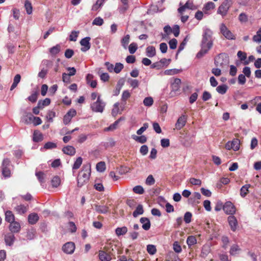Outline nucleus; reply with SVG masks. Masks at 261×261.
Wrapping results in <instances>:
<instances>
[{"label": "nucleus", "mask_w": 261, "mask_h": 261, "mask_svg": "<svg viewBox=\"0 0 261 261\" xmlns=\"http://www.w3.org/2000/svg\"><path fill=\"white\" fill-rule=\"evenodd\" d=\"M212 35L213 32L210 29L206 28L204 30L200 44L201 49L197 53V58H202L212 47L213 45Z\"/></svg>", "instance_id": "1"}, {"label": "nucleus", "mask_w": 261, "mask_h": 261, "mask_svg": "<svg viewBox=\"0 0 261 261\" xmlns=\"http://www.w3.org/2000/svg\"><path fill=\"white\" fill-rule=\"evenodd\" d=\"M91 174V165L87 164L84 165L82 171L79 173L77 177V186L82 187L85 183L88 182Z\"/></svg>", "instance_id": "2"}, {"label": "nucleus", "mask_w": 261, "mask_h": 261, "mask_svg": "<svg viewBox=\"0 0 261 261\" xmlns=\"http://www.w3.org/2000/svg\"><path fill=\"white\" fill-rule=\"evenodd\" d=\"M229 63V59L228 55L226 53L219 54L215 58V65L217 67L224 68L227 66Z\"/></svg>", "instance_id": "3"}, {"label": "nucleus", "mask_w": 261, "mask_h": 261, "mask_svg": "<svg viewBox=\"0 0 261 261\" xmlns=\"http://www.w3.org/2000/svg\"><path fill=\"white\" fill-rule=\"evenodd\" d=\"M105 106L106 102L100 98V96L98 95L96 101L91 105V109L93 112L102 113Z\"/></svg>", "instance_id": "4"}, {"label": "nucleus", "mask_w": 261, "mask_h": 261, "mask_svg": "<svg viewBox=\"0 0 261 261\" xmlns=\"http://www.w3.org/2000/svg\"><path fill=\"white\" fill-rule=\"evenodd\" d=\"M11 165L10 160L8 158H5L2 162L1 169L2 175L5 177H9L11 176V171L10 166Z\"/></svg>", "instance_id": "5"}, {"label": "nucleus", "mask_w": 261, "mask_h": 261, "mask_svg": "<svg viewBox=\"0 0 261 261\" xmlns=\"http://www.w3.org/2000/svg\"><path fill=\"white\" fill-rule=\"evenodd\" d=\"M230 2V0H225L223 2L218 9L217 13L221 15L223 17L225 16L230 7L229 3Z\"/></svg>", "instance_id": "6"}, {"label": "nucleus", "mask_w": 261, "mask_h": 261, "mask_svg": "<svg viewBox=\"0 0 261 261\" xmlns=\"http://www.w3.org/2000/svg\"><path fill=\"white\" fill-rule=\"evenodd\" d=\"M220 31L223 35L227 39L234 40L235 36L229 31L224 23L220 25Z\"/></svg>", "instance_id": "7"}, {"label": "nucleus", "mask_w": 261, "mask_h": 261, "mask_svg": "<svg viewBox=\"0 0 261 261\" xmlns=\"http://www.w3.org/2000/svg\"><path fill=\"white\" fill-rule=\"evenodd\" d=\"M223 210L227 215H233L236 213V209L233 204L230 201H227L223 206Z\"/></svg>", "instance_id": "8"}, {"label": "nucleus", "mask_w": 261, "mask_h": 261, "mask_svg": "<svg viewBox=\"0 0 261 261\" xmlns=\"http://www.w3.org/2000/svg\"><path fill=\"white\" fill-rule=\"evenodd\" d=\"M91 40V38L90 37H86L83 38L80 41V44L83 46L81 48V50L83 52H86L89 49H90L91 47V44L90 43V41Z\"/></svg>", "instance_id": "9"}, {"label": "nucleus", "mask_w": 261, "mask_h": 261, "mask_svg": "<svg viewBox=\"0 0 261 261\" xmlns=\"http://www.w3.org/2000/svg\"><path fill=\"white\" fill-rule=\"evenodd\" d=\"M4 240L7 246H12L15 241L14 234L11 232L7 233L4 236Z\"/></svg>", "instance_id": "10"}, {"label": "nucleus", "mask_w": 261, "mask_h": 261, "mask_svg": "<svg viewBox=\"0 0 261 261\" xmlns=\"http://www.w3.org/2000/svg\"><path fill=\"white\" fill-rule=\"evenodd\" d=\"M75 249L74 243L71 242L65 243L63 247V251L67 254H72L73 253Z\"/></svg>", "instance_id": "11"}, {"label": "nucleus", "mask_w": 261, "mask_h": 261, "mask_svg": "<svg viewBox=\"0 0 261 261\" xmlns=\"http://www.w3.org/2000/svg\"><path fill=\"white\" fill-rule=\"evenodd\" d=\"M21 226L19 222L14 221L10 223L9 226V229L10 231V232L12 233H18L20 231Z\"/></svg>", "instance_id": "12"}, {"label": "nucleus", "mask_w": 261, "mask_h": 261, "mask_svg": "<svg viewBox=\"0 0 261 261\" xmlns=\"http://www.w3.org/2000/svg\"><path fill=\"white\" fill-rule=\"evenodd\" d=\"M228 222L230 226L231 230L235 231L238 226V221L236 218L232 215H230L228 217Z\"/></svg>", "instance_id": "13"}, {"label": "nucleus", "mask_w": 261, "mask_h": 261, "mask_svg": "<svg viewBox=\"0 0 261 261\" xmlns=\"http://www.w3.org/2000/svg\"><path fill=\"white\" fill-rule=\"evenodd\" d=\"M187 122V116L185 115H182L178 118L177 121L175 124L176 128L177 129H180L186 124Z\"/></svg>", "instance_id": "14"}, {"label": "nucleus", "mask_w": 261, "mask_h": 261, "mask_svg": "<svg viewBox=\"0 0 261 261\" xmlns=\"http://www.w3.org/2000/svg\"><path fill=\"white\" fill-rule=\"evenodd\" d=\"M34 118V116L30 112L24 111L22 117V121L27 124L31 123Z\"/></svg>", "instance_id": "15"}, {"label": "nucleus", "mask_w": 261, "mask_h": 261, "mask_svg": "<svg viewBox=\"0 0 261 261\" xmlns=\"http://www.w3.org/2000/svg\"><path fill=\"white\" fill-rule=\"evenodd\" d=\"M124 82L125 80L123 78L119 79L116 86V89L113 91L114 95L117 96L119 94L120 90L122 87L123 86Z\"/></svg>", "instance_id": "16"}, {"label": "nucleus", "mask_w": 261, "mask_h": 261, "mask_svg": "<svg viewBox=\"0 0 261 261\" xmlns=\"http://www.w3.org/2000/svg\"><path fill=\"white\" fill-rule=\"evenodd\" d=\"M140 222L143 224L142 228L145 230H148L150 228V222L148 218L146 217H142L140 219Z\"/></svg>", "instance_id": "17"}, {"label": "nucleus", "mask_w": 261, "mask_h": 261, "mask_svg": "<svg viewBox=\"0 0 261 261\" xmlns=\"http://www.w3.org/2000/svg\"><path fill=\"white\" fill-rule=\"evenodd\" d=\"M215 8V4L212 2L206 3L203 6V11L205 14H209V11Z\"/></svg>", "instance_id": "18"}, {"label": "nucleus", "mask_w": 261, "mask_h": 261, "mask_svg": "<svg viewBox=\"0 0 261 261\" xmlns=\"http://www.w3.org/2000/svg\"><path fill=\"white\" fill-rule=\"evenodd\" d=\"M62 151L68 155H73L75 153V149L72 146H67L62 148Z\"/></svg>", "instance_id": "19"}, {"label": "nucleus", "mask_w": 261, "mask_h": 261, "mask_svg": "<svg viewBox=\"0 0 261 261\" xmlns=\"http://www.w3.org/2000/svg\"><path fill=\"white\" fill-rule=\"evenodd\" d=\"M99 258L101 261H110L112 259L111 255L104 251H99Z\"/></svg>", "instance_id": "20"}, {"label": "nucleus", "mask_w": 261, "mask_h": 261, "mask_svg": "<svg viewBox=\"0 0 261 261\" xmlns=\"http://www.w3.org/2000/svg\"><path fill=\"white\" fill-rule=\"evenodd\" d=\"M39 216L36 213H32L28 216V222L30 224L34 225L39 220Z\"/></svg>", "instance_id": "21"}, {"label": "nucleus", "mask_w": 261, "mask_h": 261, "mask_svg": "<svg viewBox=\"0 0 261 261\" xmlns=\"http://www.w3.org/2000/svg\"><path fill=\"white\" fill-rule=\"evenodd\" d=\"M181 80L178 78L174 80L173 82L171 84V87L173 91H178L180 87Z\"/></svg>", "instance_id": "22"}, {"label": "nucleus", "mask_w": 261, "mask_h": 261, "mask_svg": "<svg viewBox=\"0 0 261 261\" xmlns=\"http://www.w3.org/2000/svg\"><path fill=\"white\" fill-rule=\"evenodd\" d=\"M146 56L149 58H152L155 56V48L153 46H148L146 48Z\"/></svg>", "instance_id": "23"}, {"label": "nucleus", "mask_w": 261, "mask_h": 261, "mask_svg": "<svg viewBox=\"0 0 261 261\" xmlns=\"http://www.w3.org/2000/svg\"><path fill=\"white\" fill-rule=\"evenodd\" d=\"M43 139V137L42 133L38 130H34L33 138V141L35 142H39L42 141Z\"/></svg>", "instance_id": "24"}, {"label": "nucleus", "mask_w": 261, "mask_h": 261, "mask_svg": "<svg viewBox=\"0 0 261 261\" xmlns=\"http://www.w3.org/2000/svg\"><path fill=\"white\" fill-rule=\"evenodd\" d=\"M5 221L10 223L15 221V216L11 211H7L5 212Z\"/></svg>", "instance_id": "25"}, {"label": "nucleus", "mask_w": 261, "mask_h": 261, "mask_svg": "<svg viewBox=\"0 0 261 261\" xmlns=\"http://www.w3.org/2000/svg\"><path fill=\"white\" fill-rule=\"evenodd\" d=\"M94 207L95 210L98 213L106 214L108 212V207L106 205L95 204Z\"/></svg>", "instance_id": "26"}, {"label": "nucleus", "mask_w": 261, "mask_h": 261, "mask_svg": "<svg viewBox=\"0 0 261 261\" xmlns=\"http://www.w3.org/2000/svg\"><path fill=\"white\" fill-rule=\"evenodd\" d=\"M144 213V210L143 207V205L142 204H139L135 211L133 213V216L134 217L136 218L139 215H142Z\"/></svg>", "instance_id": "27"}, {"label": "nucleus", "mask_w": 261, "mask_h": 261, "mask_svg": "<svg viewBox=\"0 0 261 261\" xmlns=\"http://www.w3.org/2000/svg\"><path fill=\"white\" fill-rule=\"evenodd\" d=\"M228 86L226 85L223 84L221 85H219L216 88V91L217 92H218L219 94H224L226 93L227 89H228Z\"/></svg>", "instance_id": "28"}, {"label": "nucleus", "mask_w": 261, "mask_h": 261, "mask_svg": "<svg viewBox=\"0 0 261 261\" xmlns=\"http://www.w3.org/2000/svg\"><path fill=\"white\" fill-rule=\"evenodd\" d=\"M250 187V185L247 184L243 186L240 189V195L242 197H245L248 193V189Z\"/></svg>", "instance_id": "29"}, {"label": "nucleus", "mask_w": 261, "mask_h": 261, "mask_svg": "<svg viewBox=\"0 0 261 261\" xmlns=\"http://www.w3.org/2000/svg\"><path fill=\"white\" fill-rule=\"evenodd\" d=\"M36 176L37 177V179L39 181L41 185L45 182V177L46 175L42 171L36 172L35 173Z\"/></svg>", "instance_id": "30"}, {"label": "nucleus", "mask_w": 261, "mask_h": 261, "mask_svg": "<svg viewBox=\"0 0 261 261\" xmlns=\"http://www.w3.org/2000/svg\"><path fill=\"white\" fill-rule=\"evenodd\" d=\"M127 231V228L125 226H123L122 227H117L115 229V233L117 236L124 235L126 233Z\"/></svg>", "instance_id": "31"}, {"label": "nucleus", "mask_w": 261, "mask_h": 261, "mask_svg": "<svg viewBox=\"0 0 261 261\" xmlns=\"http://www.w3.org/2000/svg\"><path fill=\"white\" fill-rule=\"evenodd\" d=\"M132 138L138 142L140 143H145L147 141V138L146 136L142 135L141 136H137L136 135H133Z\"/></svg>", "instance_id": "32"}, {"label": "nucleus", "mask_w": 261, "mask_h": 261, "mask_svg": "<svg viewBox=\"0 0 261 261\" xmlns=\"http://www.w3.org/2000/svg\"><path fill=\"white\" fill-rule=\"evenodd\" d=\"M61 50V46L60 44H57L49 49V52L53 56L58 54Z\"/></svg>", "instance_id": "33"}, {"label": "nucleus", "mask_w": 261, "mask_h": 261, "mask_svg": "<svg viewBox=\"0 0 261 261\" xmlns=\"http://www.w3.org/2000/svg\"><path fill=\"white\" fill-rule=\"evenodd\" d=\"M130 40V36L129 35H125L121 40V43L122 46L125 48L126 49L127 47V45L129 42Z\"/></svg>", "instance_id": "34"}, {"label": "nucleus", "mask_w": 261, "mask_h": 261, "mask_svg": "<svg viewBox=\"0 0 261 261\" xmlns=\"http://www.w3.org/2000/svg\"><path fill=\"white\" fill-rule=\"evenodd\" d=\"M130 96V94L128 90H125L123 92L121 97V100L123 106L126 105V100Z\"/></svg>", "instance_id": "35"}, {"label": "nucleus", "mask_w": 261, "mask_h": 261, "mask_svg": "<svg viewBox=\"0 0 261 261\" xmlns=\"http://www.w3.org/2000/svg\"><path fill=\"white\" fill-rule=\"evenodd\" d=\"M15 208L18 213L20 214H23L25 213L28 210L27 206L22 204L17 205Z\"/></svg>", "instance_id": "36"}, {"label": "nucleus", "mask_w": 261, "mask_h": 261, "mask_svg": "<svg viewBox=\"0 0 261 261\" xmlns=\"http://www.w3.org/2000/svg\"><path fill=\"white\" fill-rule=\"evenodd\" d=\"M240 250V248L239 246L236 244H233L231 246L230 249V254L231 255H235L239 253V252Z\"/></svg>", "instance_id": "37"}, {"label": "nucleus", "mask_w": 261, "mask_h": 261, "mask_svg": "<svg viewBox=\"0 0 261 261\" xmlns=\"http://www.w3.org/2000/svg\"><path fill=\"white\" fill-rule=\"evenodd\" d=\"M187 41H188V36H186L184 38V39L183 40L182 42L180 44V45L178 47V49L177 50V53L176 55V58H177L178 54L184 49L185 46L187 43Z\"/></svg>", "instance_id": "38"}, {"label": "nucleus", "mask_w": 261, "mask_h": 261, "mask_svg": "<svg viewBox=\"0 0 261 261\" xmlns=\"http://www.w3.org/2000/svg\"><path fill=\"white\" fill-rule=\"evenodd\" d=\"M50 103V99L49 98H46L44 100H40L38 102V105L43 109L45 106H48Z\"/></svg>", "instance_id": "39"}, {"label": "nucleus", "mask_w": 261, "mask_h": 261, "mask_svg": "<svg viewBox=\"0 0 261 261\" xmlns=\"http://www.w3.org/2000/svg\"><path fill=\"white\" fill-rule=\"evenodd\" d=\"M51 182L53 187L57 188L60 185L61 183V179L59 176H55L51 179Z\"/></svg>", "instance_id": "40"}, {"label": "nucleus", "mask_w": 261, "mask_h": 261, "mask_svg": "<svg viewBox=\"0 0 261 261\" xmlns=\"http://www.w3.org/2000/svg\"><path fill=\"white\" fill-rule=\"evenodd\" d=\"M196 243L197 240L194 236H190L188 237L187 239V243L189 247L196 244Z\"/></svg>", "instance_id": "41"}, {"label": "nucleus", "mask_w": 261, "mask_h": 261, "mask_svg": "<svg viewBox=\"0 0 261 261\" xmlns=\"http://www.w3.org/2000/svg\"><path fill=\"white\" fill-rule=\"evenodd\" d=\"M24 7L28 14H31L32 13V4L29 0H26L25 1Z\"/></svg>", "instance_id": "42"}, {"label": "nucleus", "mask_w": 261, "mask_h": 261, "mask_svg": "<svg viewBox=\"0 0 261 261\" xmlns=\"http://www.w3.org/2000/svg\"><path fill=\"white\" fill-rule=\"evenodd\" d=\"M253 41L257 43H261V28L256 32V35L253 37Z\"/></svg>", "instance_id": "43"}, {"label": "nucleus", "mask_w": 261, "mask_h": 261, "mask_svg": "<svg viewBox=\"0 0 261 261\" xmlns=\"http://www.w3.org/2000/svg\"><path fill=\"white\" fill-rule=\"evenodd\" d=\"M36 231L34 229L28 230L26 237L28 240H32L35 237Z\"/></svg>", "instance_id": "44"}, {"label": "nucleus", "mask_w": 261, "mask_h": 261, "mask_svg": "<svg viewBox=\"0 0 261 261\" xmlns=\"http://www.w3.org/2000/svg\"><path fill=\"white\" fill-rule=\"evenodd\" d=\"M83 162V159L81 157H79L76 159V161L74 163L72 167L73 169H77L81 166Z\"/></svg>", "instance_id": "45"}, {"label": "nucleus", "mask_w": 261, "mask_h": 261, "mask_svg": "<svg viewBox=\"0 0 261 261\" xmlns=\"http://www.w3.org/2000/svg\"><path fill=\"white\" fill-rule=\"evenodd\" d=\"M96 169L98 171L102 172L106 170V164L104 162H100L96 165Z\"/></svg>", "instance_id": "46"}, {"label": "nucleus", "mask_w": 261, "mask_h": 261, "mask_svg": "<svg viewBox=\"0 0 261 261\" xmlns=\"http://www.w3.org/2000/svg\"><path fill=\"white\" fill-rule=\"evenodd\" d=\"M153 100L151 97H147L143 100V104L147 107H150L153 105Z\"/></svg>", "instance_id": "47"}, {"label": "nucleus", "mask_w": 261, "mask_h": 261, "mask_svg": "<svg viewBox=\"0 0 261 261\" xmlns=\"http://www.w3.org/2000/svg\"><path fill=\"white\" fill-rule=\"evenodd\" d=\"M180 70L177 69H167L165 70L164 74L165 75H174L179 73Z\"/></svg>", "instance_id": "48"}, {"label": "nucleus", "mask_w": 261, "mask_h": 261, "mask_svg": "<svg viewBox=\"0 0 261 261\" xmlns=\"http://www.w3.org/2000/svg\"><path fill=\"white\" fill-rule=\"evenodd\" d=\"M185 7L187 8V9L194 10L197 9V7L195 5H194L193 3V2L190 0H188L186 3Z\"/></svg>", "instance_id": "49"}, {"label": "nucleus", "mask_w": 261, "mask_h": 261, "mask_svg": "<svg viewBox=\"0 0 261 261\" xmlns=\"http://www.w3.org/2000/svg\"><path fill=\"white\" fill-rule=\"evenodd\" d=\"M79 31H73L69 35V40L71 41H76L78 37Z\"/></svg>", "instance_id": "50"}, {"label": "nucleus", "mask_w": 261, "mask_h": 261, "mask_svg": "<svg viewBox=\"0 0 261 261\" xmlns=\"http://www.w3.org/2000/svg\"><path fill=\"white\" fill-rule=\"evenodd\" d=\"M38 95V93L36 91L28 97V99L32 102H35L37 99Z\"/></svg>", "instance_id": "51"}, {"label": "nucleus", "mask_w": 261, "mask_h": 261, "mask_svg": "<svg viewBox=\"0 0 261 261\" xmlns=\"http://www.w3.org/2000/svg\"><path fill=\"white\" fill-rule=\"evenodd\" d=\"M123 65L121 63H116L114 68V71L116 73H119L123 68Z\"/></svg>", "instance_id": "52"}, {"label": "nucleus", "mask_w": 261, "mask_h": 261, "mask_svg": "<svg viewBox=\"0 0 261 261\" xmlns=\"http://www.w3.org/2000/svg\"><path fill=\"white\" fill-rule=\"evenodd\" d=\"M147 251L150 254L153 255L155 253L156 249L155 246L153 245H148L147 246Z\"/></svg>", "instance_id": "53"}, {"label": "nucleus", "mask_w": 261, "mask_h": 261, "mask_svg": "<svg viewBox=\"0 0 261 261\" xmlns=\"http://www.w3.org/2000/svg\"><path fill=\"white\" fill-rule=\"evenodd\" d=\"M134 193L139 194H142L144 192L143 188L141 186H136L133 189Z\"/></svg>", "instance_id": "54"}, {"label": "nucleus", "mask_w": 261, "mask_h": 261, "mask_svg": "<svg viewBox=\"0 0 261 261\" xmlns=\"http://www.w3.org/2000/svg\"><path fill=\"white\" fill-rule=\"evenodd\" d=\"M138 48L137 44L136 43H132L128 46L129 52L131 54H134Z\"/></svg>", "instance_id": "55"}, {"label": "nucleus", "mask_w": 261, "mask_h": 261, "mask_svg": "<svg viewBox=\"0 0 261 261\" xmlns=\"http://www.w3.org/2000/svg\"><path fill=\"white\" fill-rule=\"evenodd\" d=\"M192 214L189 212H186L184 215V220L186 223H189L191 222Z\"/></svg>", "instance_id": "56"}, {"label": "nucleus", "mask_w": 261, "mask_h": 261, "mask_svg": "<svg viewBox=\"0 0 261 261\" xmlns=\"http://www.w3.org/2000/svg\"><path fill=\"white\" fill-rule=\"evenodd\" d=\"M232 147V149L234 151H237L240 148V143L238 139L233 140L231 142Z\"/></svg>", "instance_id": "57"}, {"label": "nucleus", "mask_w": 261, "mask_h": 261, "mask_svg": "<svg viewBox=\"0 0 261 261\" xmlns=\"http://www.w3.org/2000/svg\"><path fill=\"white\" fill-rule=\"evenodd\" d=\"M177 44V41L176 39L173 38L170 40L169 42V45L170 49H174L176 48Z\"/></svg>", "instance_id": "58"}, {"label": "nucleus", "mask_w": 261, "mask_h": 261, "mask_svg": "<svg viewBox=\"0 0 261 261\" xmlns=\"http://www.w3.org/2000/svg\"><path fill=\"white\" fill-rule=\"evenodd\" d=\"M128 82L133 88H136L139 86V83L137 80L129 79Z\"/></svg>", "instance_id": "59"}, {"label": "nucleus", "mask_w": 261, "mask_h": 261, "mask_svg": "<svg viewBox=\"0 0 261 261\" xmlns=\"http://www.w3.org/2000/svg\"><path fill=\"white\" fill-rule=\"evenodd\" d=\"M146 184L149 186L153 185L155 183V180L152 175H149L146 179Z\"/></svg>", "instance_id": "60"}, {"label": "nucleus", "mask_w": 261, "mask_h": 261, "mask_svg": "<svg viewBox=\"0 0 261 261\" xmlns=\"http://www.w3.org/2000/svg\"><path fill=\"white\" fill-rule=\"evenodd\" d=\"M211 97H212L211 94L209 92L206 91H205L203 92L202 96V99L204 101H206L208 100V99H211Z\"/></svg>", "instance_id": "61"}, {"label": "nucleus", "mask_w": 261, "mask_h": 261, "mask_svg": "<svg viewBox=\"0 0 261 261\" xmlns=\"http://www.w3.org/2000/svg\"><path fill=\"white\" fill-rule=\"evenodd\" d=\"M103 23V19L99 17L95 18L92 22L93 25H96L98 26L101 25Z\"/></svg>", "instance_id": "62"}, {"label": "nucleus", "mask_w": 261, "mask_h": 261, "mask_svg": "<svg viewBox=\"0 0 261 261\" xmlns=\"http://www.w3.org/2000/svg\"><path fill=\"white\" fill-rule=\"evenodd\" d=\"M189 182L193 185L200 186L201 185V181L200 179L193 177L190 178Z\"/></svg>", "instance_id": "63"}, {"label": "nucleus", "mask_w": 261, "mask_h": 261, "mask_svg": "<svg viewBox=\"0 0 261 261\" xmlns=\"http://www.w3.org/2000/svg\"><path fill=\"white\" fill-rule=\"evenodd\" d=\"M56 116V113L53 111H49L47 114L46 118L49 122H53V118Z\"/></svg>", "instance_id": "64"}]
</instances>
